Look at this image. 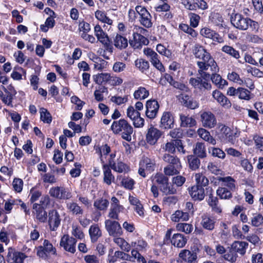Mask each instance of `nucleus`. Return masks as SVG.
<instances>
[{
    "mask_svg": "<svg viewBox=\"0 0 263 263\" xmlns=\"http://www.w3.org/2000/svg\"><path fill=\"white\" fill-rule=\"evenodd\" d=\"M181 167L168 165L164 168V173H157L151 177L152 184L151 191L154 198L159 195V191L163 195H174L177 193V189L169 181L167 176H173L179 173Z\"/></svg>",
    "mask_w": 263,
    "mask_h": 263,
    "instance_id": "f257e3e1",
    "label": "nucleus"
},
{
    "mask_svg": "<svg viewBox=\"0 0 263 263\" xmlns=\"http://www.w3.org/2000/svg\"><path fill=\"white\" fill-rule=\"evenodd\" d=\"M195 184L189 187L188 191L192 200L198 202L204 199L205 193L204 188L209 187V181L202 173H197L195 175Z\"/></svg>",
    "mask_w": 263,
    "mask_h": 263,
    "instance_id": "f03ea898",
    "label": "nucleus"
},
{
    "mask_svg": "<svg viewBox=\"0 0 263 263\" xmlns=\"http://www.w3.org/2000/svg\"><path fill=\"white\" fill-rule=\"evenodd\" d=\"M200 77L196 78H190L189 79V84L194 89V91L199 94L210 91L212 89V85L210 82L211 80L212 73L206 71L200 72L198 71Z\"/></svg>",
    "mask_w": 263,
    "mask_h": 263,
    "instance_id": "7ed1b4c3",
    "label": "nucleus"
},
{
    "mask_svg": "<svg viewBox=\"0 0 263 263\" xmlns=\"http://www.w3.org/2000/svg\"><path fill=\"white\" fill-rule=\"evenodd\" d=\"M50 205L51 199L48 195L42 196L39 203L32 204V213L39 222L44 223L47 221L48 215L46 209L49 208Z\"/></svg>",
    "mask_w": 263,
    "mask_h": 263,
    "instance_id": "20e7f679",
    "label": "nucleus"
},
{
    "mask_svg": "<svg viewBox=\"0 0 263 263\" xmlns=\"http://www.w3.org/2000/svg\"><path fill=\"white\" fill-rule=\"evenodd\" d=\"M110 129L115 134L121 135L122 139L128 142L131 141L133 128L126 120L121 119L118 121H114L112 123Z\"/></svg>",
    "mask_w": 263,
    "mask_h": 263,
    "instance_id": "39448f33",
    "label": "nucleus"
},
{
    "mask_svg": "<svg viewBox=\"0 0 263 263\" xmlns=\"http://www.w3.org/2000/svg\"><path fill=\"white\" fill-rule=\"evenodd\" d=\"M202 246L201 244L193 243L190 250H181L178 254L181 263H196L198 261L197 254L200 253Z\"/></svg>",
    "mask_w": 263,
    "mask_h": 263,
    "instance_id": "423d86ee",
    "label": "nucleus"
},
{
    "mask_svg": "<svg viewBox=\"0 0 263 263\" xmlns=\"http://www.w3.org/2000/svg\"><path fill=\"white\" fill-rule=\"evenodd\" d=\"M94 33L98 41L103 45L104 50L112 54L114 51L112 42L99 25L97 24L95 26Z\"/></svg>",
    "mask_w": 263,
    "mask_h": 263,
    "instance_id": "0eeeda50",
    "label": "nucleus"
},
{
    "mask_svg": "<svg viewBox=\"0 0 263 263\" xmlns=\"http://www.w3.org/2000/svg\"><path fill=\"white\" fill-rule=\"evenodd\" d=\"M36 255L44 260L49 259L52 255L57 256V249L48 239H44L43 245L36 247Z\"/></svg>",
    "mask_w": 263,
    "mask_h": 263,
    "instance_id": "6e6552de",
    "label": "nucleus"
},
{
    "mask_svg": "<svg viewBox=\"0 0 263 263\" xmlns=\"http://www.w3.org/2000/svg\"><path fill=\"white\" fill-rule=\"evenodd\" d=\"M136 12L139 15L138 21L140 24L144 28H150L153 27V23L152 16L147 9L140 5H137L135 7Z\"/></svg>",
    "mask_w": 263,
    "mask_h": 263,
    "instance_id": "1a4fd4ad",
    "label": "nucleus"
},
{
    "mask_svg": "<svg viewBox=\"0 0 263 263\" xmlns=\"http://www.w3.org/2000/svg\"><path fill=\"white\" fill-rule=\"evenodd\" d=\"M247 88L238 87L236 88L234 87H230L227 92V95L229 96L238 97L240 100L249 101L254 98V95Z\"/></svg>",
    "mask_w": 263,
    "mask_h": 263,
    "instance_id": "9d476101",
    "label": "nucleus"
},
{
    "mask_svg": "<svg viewBox=\"0 0 263 263\" xmlns=\"http://www.w3.org/2000/svg\"><path fill=\"white\" fill-rule=\"evenodd\" d=\"M250 17H245L239 13H233L230 17V22L233 26L241 31L248 29V23Z\"/></svg>",
    "mask_w": 263,
    "mask_h": 263,
    "instance_id": "9b49d317",
    "label": "nucleus"
},
{
    "mask_svg": "<svg viewBox=\"0 0 263 263\" xmlns=\"http://www.w3.org/2000/svg\"><path fill=\"white\" fill-rule=\"evenodd\" d=\"M144 54L149 59L153 66L160 72H164L165 67L160 61L158 54L151 48H146L143 50Z\"/></svg>",
    "mask_w": 263,
    "mask_h": 263,
    "instance_id": "f8f14e48",
    "label": "nucleus"
},
{
    "mask_svg": "<svg viewBox=\"0 0 263 263\" xmlns=\"http://www.w3.org/2000/svg\"><path fill=\"white\" fill-rule=\"evenodd\" d=\"M49 194L50 196L60 200H68L72 197L69 190L63 186L52 187L50 189Z\"/></svg>",
    "mask_w": 263,
    "mask_h": 263,
    "instance_id": "ddd939ff",
    "label": "nucleus"
},
{
    "mask_svg": "<svg viewBox=\"0 0 263 263\" xmlns=\"http://www.w3.org/2000/svg\"><path fill=\"white\" fill-rule=\"evenodd\" d=\"M163 135V132L162 131L151 124L147 130L145 140L149 145H155Z\"/></svg>",
    "mask_w": 263,
    "mask_h": 263,
    "instance_id": "4468645a",
    "label": "nucleus"
},
{
    "mask_svg": "<svg viewBox=\"0 0 263 263\" xmlns=\"http://www.w3.org/2000/svg\"><path fill=\"white\" fill-rule=\"evenodd\" d=\"M140 30V33H134V41L130 42V44L135 49H140L143 45H147L149 43V40L148 39L141 34H144L145 32H147V30L142 27H139Z\"/></svg>",
    "mask_w": 263,
    "mask_h": 263,
    "instance_id": "2eb2a0df",
    "label": "nucleus"
},
{
    "mask_svg": "<svg viewBox=\"0 0 263 263\" xmlns=\"http://www.w3.org/2000/svg\"><path fill=\"white\" fill-rule=\"evenodd\" d=\"M105 227L110 236L120 237L123 234L122 228L117 221L106 219L105 221Z\"/></svg>",
    "mask_w": 263,
    "mask_h": 263,
    "instance_id": "dca6fc26",
    "label": "nucleus"
},
{
    "mask_svg": "<svg viewBox=\"0 0 263 263\" xmlns=\"http://www.w3.org/2000/svg\"><path fill=\"white\" fill-rule=\"evenodd\" d=\"M77 240L76 238L70 237L68 234H64L60 241V245L63 247L66 251L71 253H74L76 249V245Z\"/></svg>",
    "mask_w": 263,
    "mask_h": 263,
    "instance_id": "f3484780",
    "label": "nucleus"
},
{
    "mask_svg": "<svg viewBox=\"0 0 263 263\" xmlns=\"http://www.w3.org/2000/svg\"><path fill=\"white\" fill-rule=\"evenodd\" d=\"M175 126V119L171 111H164L161 118L159 127L162 129H173Z\"/></svg>",
    "mask_w": 263,
    "mask_h": 263,
    "instance_id": "a211bd4d",
    "label": "nucleus"
},
{
    "mask_svg": "<svg viewBox=\"0 0 263 263\" xmlns=\"http://www.w3.org/2000/svg\"><path fill=\"white\" fill-rule=\"evenodd\" d=\"M200 34L204 38L212 40L215 42L221 43L223 42V39L215 30L208 27H204L200 29Z\"/></svg>",
    "mask_w": 263,
    "mask_h": 263,
    "instance_id": "6ab92c4d",
    "label": "nucleus"
},
{
    "mask_svg": "<svg viewBox=\"0 0 263 263\" xmlns=\"http://www.w3.org/2000/svg\"><path fill=\"white\" fill-rule=\"evenodd\" d=\"M159 104L155 99H150L146 103V116L150 119H155L158 112L159 109Z\"/></svg>",
    "mask_w": 263,
    "mask_h": 263,
    "instance_id": "aec40b11",
    "label": "nucleus"
},
{
    "mask_svg": "<svg viewBox=\"0 0 263 263\" xmlns=\"http://www.w3.org/2000/svg\"><path fill=\"white\" fill-rule=\"evenodd\" d=\"M205 190L208 196L206 200L212 211L218 214L221 213V209L218 206V199L217 197L214 196V190L212 187L209 186L206 187Z\"/></svg>",
    "mask_w": 263,
    "mask_h": 263,
    "instance_id": "412c9836",
    "label": "nucleus"
},
{
    "mask_svg": "<svg viewBox=\"0 0 263 263\" xmlns=\"http://www.w3.org/2000/svg\"><path fill=\"white\" fill-rule=\"evenodd\" d=\"M216 223V219L210 214L204 213L201 216L200 225L202 228L212 231L215 229Z\"/></svg>",
    "mask_w": 263,
    "mask_h": 263,
    "instance_id": "4be33fe9",
    "label": "nucleus"
},
{
    "mask_svg": "<svg viewBox=\"0 0 263 263\" xmlns=\"http://www.w3.org/2000/svg\"><path fill=\"white\" fill-rule=\"evenodd\" d=\"M27 257V256L24 253L9 248L6 259L9 263H23Z\"/></svg>",
    "mask_w": 263,
    "mask_h": 263,
    "instance_id": "5701e85b",
    "label": "nucleus"
},
{
    "mask_svg": "<svg viewBox=\"0 0 263 263\" xmlns=\"http://www.w3.org/2000/svg\"><path fill=\"white\" fill-rule=\"evenodd\" d=\"M48 222L49 229L52 231L57 230L61 223L60 214L56 210H51L48 212Z\"/></svg>",
    "mask_w": 263,
    "mask_h": 263,
    "instance_id": "b1692460",
    "label": "nucleus"
},
{
    "mask_svg": "<svg viewBox=\"0 0 263 263\" xmlns=\"http://www.w3.org/2000/svg\"><path fill=\"white\" fill-rule=\"evenodd\" d=\"M3 88L6 95L5 96L3 92L1 91L0 97L2 101L4 104L8 106L13 107L12 101L17 93L16 90L14 89V87L11 85L8 87V89H6L5 87H3Z\"/></svg>",
    "mask_w": 263,
    "mask_h": 263,
    "instance_id": "393cba45",
    "label": "nucleus"
},
{
    "mask_svg": "<svg viewBox=\"0 0 263 263\" xmlns=\"http://www.w3.org/2000/svg\"><path fill=\"white\" fill-rule=\"evenodd\" d=\"M193 53L196 58L201 59L204 61H209L212 59L210 53L204 46L199 44L195 45Z\"/></svg>",
    "mask_w": 263,
    "mask_h": 263,
    "instance_id": "a878e982",
    "label": "nucleus"
},
{
    "mask_svg": "<svg viewBox=\"0 0 263 263\" xmlns=\"http://www.w3.org/2000/svg\"><path fill=\"white\" fill-rule=\"evenodd\" d=\"M201 121L204 127L212 128L216 124L214 115L210 111H203L200 115Z\"/></svg>",
    "mask_w": 263,
    "mask_h": 263,
    "instance_id": "bb28decb",
    "label": "nucleus"
},
{
    "mask_svg": "<svg viewBox=\"0 0 263 263\" xmlns=\"http://www.w3.org/2000/svg\"><path fill=\"white\" fill-rule=\"evenodd\" d=\"M197 65L199 67L198 71L200 72H205L209 69V67H211V70L212 72H217L219 71V67L215 61V60L212 58L209 61H198L197 62Z\"/></svg>",
    "mask_w": 263,
    "mask_h": 263,
    "instance_id": "cd10ccee",
    "label": "nucleus"
},
{
    "mask_svg": "<svg viewBox=\"0 0 263 263\" xmlns=\"http://www.w3.org/2000/svg\"><path fill=\"white\" fill-rule=\"evenodd\" d=\"M212 96L222 107L229 108L232 104L230 100L218 90H215L212 92Z\"/></svg>",
    "mask_w": 263,
    "mask_h": 263,
    "instance_id": "c85d7f7f",
    "label": "nucleus"
},
{
    "mask_svg": "<svg viewBox=\"0 0 263 263\" xmlns=\"http://www.w3.org/2000/svg\"><path fill=\"white\" fill-rule=\"evenodd\" d=\"M189 237L180 233H175L172 236V245L178 248H182L187 243Z\"/></svg>",
    "mask_w": 263,
    "mask_h": 263,
    "instance_id": "c756f323",
    "label": "nucleus"
},
{
    "mask_svg": "<svg viewBox=\"0 0 263 263\" xmlns=\"http://www.w3.org/2000/svg\"><path fill=\"white\" fill-rule=\"evenodd\" d=\"M220 138L224 142H232L235 139L233 131L228 126L223 125L220 130Z\"/></svg>",
    "mask_w": 263,
    "mask_h": 263,
    "instance_id": "7c9ffc66",
    "label": "nucleus"
},
{
    "mask_svg": "<svg viewBox=\"0 0 263 263\" xmlns=\"http://www.w3.org/2000/svg\"><path fill=\"white\" fill-rule=\"evenodd\" d=\"M180 101L183 106L188 109H195L199 106L198 102L188 95H182Z\"/></svg>",
    "mask_w": 263,
    "mask_h": 263,
    "instance_id": "2f4dec72",
    "label": "nucleus"
},
{
    "mask_svg": "<svg viewBox=\"0 0 263 263\" xmlns=\"http://www.w3.org/2000/svg\"><path fill=\"white\" fill-rule=\"evenodd\" d=\"M108 163L114 171L119 173H126L130 171V167L126 163L121 161H118L117 163L109 160Z\"/></svg>",
    "mask_w": 263,
    "mask_h": 263,
    "instance_id": "473e14b6",
    "label": "nucleus"
},
{
    "mask_svg": "<svg viewBox=\"0 0 263 263\" xmlns=\"http://www.w3.org/2000/svg\"><path fill=\"white\" fill-rule=\"evenodd\" d=\"M179 118L181 127L192 128L196 126L197 122L194 117L181 114L179 115Z\"/></svg>",
    "mask_w": 263,
    "mask_h": 263,
    "instance_id": "72a5a7b5",
    "label": "nucleus"
},
{
    "mask_svg": "<svg viewBox=\"0 0 263 263\" xmlns=\"http://www.w3.org/2000/svg\"><path fill=\"white\" fill-rule=\"evenodd\" d=\"M179 29L190 36V39L197 40L198 36L197 31L194 29L191 25L185 23H180L179 25Z\"/></svg>",
    "mask_w": 263,
    "mask_h": 263,
    "instance_id": "f704fd0d",
    "label": "nucleus"
},
{
    "mask_svg": "<svg viewBox=\"0 0 263 263\" xmlns=\"http://www.w3.org/2000/svg\"><path fill=\"white\" fill-rule=\"evenodd\" d=\"M248 246L249 244L247 242L242 241H235L231 245L232 249L234 250L237 254L239 253L241 256L246 254Z\"/></svg>",
    "mask_w": 263,
    "mask_h": 263,
    "instance_id": "c9c22d12",
    "label": "nucleus"
},
{
    "mask_svg": "<svg viewBox=\"0 0 263 263\" xmlns=\"http://www.w3.org/2000/svg\"><path fill=\"white\" fill-rule=\"evenodd\" d=\"M113 45L117 49L120 50L125 49L128 46L127 39L120 34L117 33L114 37Z\"/></svg>",
    "mask_w": 263,
    "mask_h": 263,
    "instance_id": "e433bc0d",
    "label": "nucleus"
},
{
    "mask_svg": "<svg viewBox=\"0 0 263 263\" xmlns=\"http://www.w3.org/2000/svg\"><path fill=\"white\" fill-rule=\"evenodd\" d=\"M103 181L106 184L109 185L111 184L112 182L114 181L115 177L112 174L111 171V167L109 164H104L103 165Z\"/></svg>",
    "mask_w": 263,
    "mask_h": 263,
    "instance_id": "4c0bfd02",
    "label": "nucleus"
},
{
    "mask_svg": "<svg viewBox=\"0 0 263 263\" xmlns=\"http://www.w3.org/2000/svg\"><path fill=\"white\" fill-rule=\"evenodd\" d=\"M209 21L215 26L219 28H224V20L222 15L218 12H213L209 16Z\"/></svg>",
    "mask_w": 263,
    "mask_h": 263,
    "instance_id": "58836bf2",
    "label": "nucleus"
},
{
    "mask_svg": "<svg viewBox=\"0 0 263 263\" xmlns=\"http://www.w3.org/2000/svg\"><path fill=\"white\" fill-rule=\"evenodd\" d=\"M89 234L91 241L95 243L98 241L99 238L102 236V232L98 224L91 225L89 229Z\"/></svg>",
    "mask_w": 263,
    "mask_h": 263,
    "instance_id": "ea45409f",
    "label": "nucleus"
},
{
    "mask_svg": "<svg viewBox=\"0 0 263 263\" xmlns=\"http://www.w3.org/2000/svg\"><path fill=\"white\" fill-rule=\"evenodd\" d=\"M211 81L212 83L219 89H222L224 86L228 85L227 81L222 79L221 76L220 74H217V72H212Z\"/></svg>",
    "mask_w": 263,
    "mask_h": 263,
    "instance_id": "a19ab883",
    "label": "nucleus"
},
{
    "mask_svg": "<svg viewBox=\"0 0 263 263\" xmlns=\"http://www.w3.org/2000/svg\"><path fill=\"white\" fill-rule=\"evenodd\" d=\"M193 155L198 157L199 158L203 159L206 157V148L204 143L202 142H197L193 148Z\"/></svg>",
    "mask_w": 263,
    "mask_h": 263,
    "instance_id": "79ce46f5",
    "label": "nucleus"
},
{
    "mask_svg": "<svg viewBox=\"0 0 263 263\" xmlns=\"http://www.w3.org/2000/svg\"><path fill=\"white\" fill-rule=\"evenodd\" d=\"M222 181V187L226 188L228 190L234 192L236 190L235 180L230 176L221 177L219 179Z\"/></svg>",
    "mask_w": 263,
    "mask_h": 263,
    "instance_id": "37998d69",
    "label": "nucleus"
},
{
    "mask_svg": "<svg viewBox=\"0 0 263 263\" xmlns=\"http://www.w3.org/2000/svg\"><path fill=\"white\" fill-rule=\"evenodd\" d=\"M187 164L189 167L192 171H196L200 165L199 158L194 155H190L187 156Z\"/></svg>",
    "mask_w": 263,
    "mask_h": 263,
    "instance_id": "c03bdc74",
    "label": "nucleus"
},
{
    "mask_svg": "<svg viewBox=\"0 0 263 263\" xmlns=\"http://www.w3.org/2000/svg\"><path fill=\"white\" fill-rule=\"evenodd\" d=\"M197 133L199 136L205 141L213 145L216 144V140L211 135L210 132L206 129L200 128L197 130Z\"/></svg>",
    "mask_w": 263,
    "mask_h": 263,
    "instance_id": "a18cd8bd",
    "label": "nucleus"
},
{
    "mask_svg": "<svg viewBox=\"0 0 263 263\" xmlns=\"http://www.w3.org/2000/svg\"><path fill=\"white\" fill-rule=\"evenodd\" d=\"M162 158L164 161L169 164V165L181 167L180 160L176 156L171 155L170 154H164Z\"/></svg>",
    "mask_w": 263,
    "mask_h": 263,
    "instance_id": "49530a36",
    "label": "nucleus"
},
{
    "mask_svg": "<svg viewBox=\"0 0 263 263\" xmlns=\"http://www.w3.org/2000/svg\"><path fill=\"white\" fill-rule=\"evenodd\" d=\"M135 66L142 73H145L149 68L148 61L142 58L136 60L135 61Z\"/></svg>",
    "mask_w": 263,
    "mask_h": 263,
    "instance_id": "de8ad7c7",
    "label": "nucleus"
},
{
    "mask_svg": "<svg viewBox=\"0 0 263 263\" xmlns=\"http://www.w3.org/2000/svg\"><path fill=\"white\" fill-rule=\"evenodd\" d=\"M141 165H142L145 168L146 171L152 173L155 170V162L148 157H144L140 161Z\"/></svg>",
    "mask_w": 263,
    "mask_h": 263,
    "instance_id": "09e8293b",
    "label": "nucleus"
},
{
    "mask_svg": "<svg viewBox=\"0 0 263 263\" xmlns=\"http://www.w3.org/2000/svg\"><path fill=\"white\" fill-rule=\"evenodd\" d=\"M221 50L235 59H239L240 57L239 51L232 46L226 45L222 47Z\"/></svg>",
    "mask_w": 263,
    "mask_h": 263,
    "instance_id": "8fccbe9b",
    "label": "nucleus"
},
{
    "mask_svg": "<svg viewBox=\"0 0 263 263\" xmlns=\"http://www.w3.org/2000/svg\"><path fill=\"white\" fill-rule=\"evenodd\" d=\"M57 16H51L48 17L45 22L44 24L40 25V29L44 32H47L49 28H52L55 24L54 18Z\"/></svg>",
    "mask_w": 263,
    "mask_h": 263,
    "instance_id": "3c124183",
    "label": "nucleus"
},
{
    "mask_svg": "<svg viewBox=\"0 0 263 263\" xmlns=\"http://www.w3.org/2000/svg\"><path fill=\"white\" fill-rule=\"evenodd\" d=\"M109 201L103 197L97 199L94 201V207L99 211H105L109 205Z\"/></svg>",
    "mask_w": 263,
    "mask_h": 263,
    "instance_id": "603ef678",
    "label": "nucleus"
},
{
    "mask_svg": "<svg viewBox=\"0 0 263 263\" xmlns=\"http://www.w3.org/2000/svg\"><path fill=\"white\" fill-rule=\"evenodd\" d=\"M95 14L96 18L100 22L109 25H112L113 21L106 15L104 11L97 10Z\"/></svg>",
    "mask_w": 263,
    "mask_h": 263,
    "instance_id": "864d4df0",
    "label": "nucleus"
},
{
    "mask_svg": "<svg viewBox=\"0 0 263 263\" xmlns=\"http://www.w3.org/2000/svg\"><path fill=\"white\" fill-rule=\"evenodd\" d=\"M66 206L67 209L74 215H82L83 213V210L77 202L68 203Z\"/></svg>",
    "mask_w": 263,
    "mask_h": 263,
    "instance_id": "5fc2aeb1",
    "label": "nucleus"
},
{
    "mask_svg": "<svg viewBox=\"0 0 263 263\" xmlns=\"http://www.w3.org/2000/svg\"><path fill=\"white\" fill-rule=\"evenodd\" d=\"M173 230L172 229H167L162 241H160L157 243V246L161 249H162L165 245L169 246L172 245V233Z\"/></svg>",
    "mask_w": 263,
    "mask_h": 263,
    "instance_id": "6e6d98bb",
    "label": "nucleus"
},
{
    "mask_svg": "<svg viewBox=\"0 0 263 263\" xmlns=\"http://www.w3.org/2000/svg\"><path fill=\"white\" fill-rule=\"evenodd\" d=\"M40 119L45 123L50 124L52 122V118L51 114L46 108L42 107L40 109Z\"/></svg>",
    "mask_w": 263,
    "mask_h": 263,
    "instance_id": "4d7b16f0",
    "label": "nucleus"
},
{
    "mask_svg": "<svg viewBox=\"0 0 263 263\" xmlns=\"http://www.w3.org/2000/svg\"><path fill=\"white\" fill-rule=\"evenodd\" d=\"M232 192L223 187H218L216 194L221 199H230L232 197Z\"/></svg>",
    "mask_w": 263,
    "mask_h": 263,
    "instance_id": "13d9d810",
    "label": "nucleus"
},
{
    "mask_svg": "<svg viewBox=\"0 0 263 263\" xmlns=\"http://www.w3.org/2000/svg\"><path fill=\"white\" fill-rule=\"evenodd\" d=\"M192 2V10L196 11L197 9L202 10H206L208 8L209 6L205 0H191Z\"/></svg>",
    "mask_w": 263,
    "mask_h": 263,
    "instance_id": "bf43d9fd",
    "label": "nucleus"
},
{
    "mask_svg": "<svg viewBox=\"0 0 263 263\" xmlns=\"http://www.w3.org/2000/svg\"><path fill=\"white\" fill-rule=\"evenodd\" d=\"M223 257L225 260L233 263L237 260L238 255L231 246L229 249L226 251V253L223 255Z\"/></svg>",
    "mask_w": 263,
    "mask_h": 263,
    "instance_id": "052dcab7",
    "label": "nucleus"
},
{
    "mask_svg": "<svg viewBox=\"0 0 263 263\" xmlns=\"http://www.w3.org/2000/svg\"><path fill=\"white\" fill-rule=\"evenodd\" d=\"M176 229L178 231L188 234H190L193 230V226L190 223H178L176 226Z\"/></svg>",
    "mask_w": 263,
    "mask_h": 263,
    "instance_id": "680f3d73",
    "label": "nucleus"
},
{
    "mask_svg": "<svg viewBox=\"0 0 263 263\" xmlns=\"http://www.w3.org/2000/svg\"><path fill=\"white\" fill-rule=\"evenodd\" d=\"M147 245V242L142 238H139L136 241L132 243V246L135 248L133 250H136L138 252L144 251Z\"/></svg>",
    "mask_w": 263,
    "mask_h": 263,
    "instance_id": "e2e57ef3",
    "label": "nucleus"
},
{
    "mask_svg": "<svg viewBox=\"0 0 263 263\" xmlns=\"http://www.w3.org/2000/svg\"><path fill=\"white\" fill-rule=\"evenodd\" d=\"M148 95L149 91L143 87H140L134 93V98L137 100L145 99L148 96Z\"/></svg>",
    "mask_w": 263,
    "mask_h": 263,
    "instance_id": "0e129e2a",
    "label": "nucleus"
},
{
    "mask_svg": "<svg viewBox=\"0 0 263 263\" xmlns=\"http://www.w3.org/2000/svg\"><path fill=\"white\" fill-rule=\"evenodd\" d=\"M253 7L254 14H258L261 16L263 15V3L262 0H251Z\"/></svg>",
    "mask_w": 263,
    "mask_h": 263,
    "instance_id": "69168bd1",
    "label": "nucleus"
},
{
    "mask_svg": "<svg viewBox=\"0 0 263 263\" xmlns=\"http://www.w3.org/2000/svg\"><path fill=\"white\" fill-rule=\"evenodd\" d=\"M29 196H30L29 201L33 204L41 197L42 192L37 190L35 187H33L30 190Z\"/></svg>",
    "mask_w": 263,
    "mask_h": 263,
    "instance_id": "338daca9",
    "label": "nucleus"
},
{
    "mask_svg": "<svg viewBox=\"0 0 263 263\" xmlns=\"http://www.w3.org/2000/svg\"><path fill=\"white\" fill-rule=\"evenodd\" d=\"M253 140L254 142L255 149L263 153V136L256 134L253 136Z\"/></svg>",
    "mask_w": 263,
    "mask_h": 263,
    "instance_id": "774afa93",
    "label": "nucleus"
}]
</instances>
